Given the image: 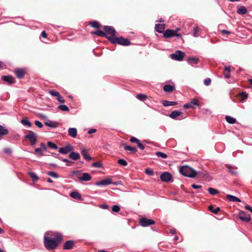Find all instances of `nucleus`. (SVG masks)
<instances>
[{
	"label": "nucleus",
	"instance_id": "obj_13",
	"mask_svg": "<svg viewBox=\"0 0 252 252\" xmlns=\"http://www.w3.org/2000/svg\"><path fill=\"white\" fill-rule=\"evenodd\" d=\"M1 79L9 85H12L15 83V78L11 75L2 76Z\"/></svg>",
	"mask_w": 252,
	"mask_h": 252
},
{
	"label": "nucleus",
	"instance_id": "obj_49",
	"mask_svg": "<svg viewBox=\"0 0 252 252\" xmlns=\"http://www.w3.org/2000/svg\"><path fill=\"white\" fill-rule=\"evenodd\" d=\"M112 211L115 213H118L120 210V207L118 205H115L112 207Z\"/></svg>",
	"mask_w": 252,
	"mask_h": 252
},
{
	"label": "nucleus",
	"instance_id": "obj_36",
	"mask_svg": "<svg viewBox=\"0 0 252 252\" xmlns=\"http://www.w3.org/2000/svg\"><path fill=\"white\" fill-rule=\"evenodd\" d=\"M21 123L24 126L29 127L32 126L31 123L27 118L22 119L21 120Z\"/></svg>",
	"mask_w": 252,
	"mask_h": 252
},
{
	"label": "nucleus",
	"instance_id": "obj_43",
	"mask_svg": "<svg viewBox=\"0 0 252 252\" xmlns=\"http://www.w3.org/2000/svg\"><path fill=\"white\" fill-rule=\"evenodd\" d=\"M118 163L122 166H126L127 165V161L124 159H119L118 160Z\"/></svg>",
	"mask_w": 252,
	"mask_h": 252
},
{
	"label": "nucleus",
	"instance_id": "obj_60",
	"mask_svg": "<svg viewBox=\"0 0 252 252\" xmlns=\"http://www.w3.org/2000/svg\"><path fill=\"white\" fill-rule=\"evenodd\" d=\"M138 147L142 150H143L145 148V147L143 144H142L140 141H139L137 144Z\"/></svg>",
	"mask_w": 252,
	"mask_h": 252
},
{
	"label": "nucleus",
	"instance_id": "obj_64",
	"mask_svg": "<svg viewBox=\"0 0 252 252\" xmlns=\"http://www.w3.org/2000/svg\"><path fill=\"white\" fill-rule=\"evenodd\" d=\"M245 208L248 210H249V211L252 212V207L250 206L249 205H246L245 206Z\"/></svg>",
	"mask_w": 252,
	"mask_h": 252
},
{
	"label": "nucleus",
	"instance_id": "obj_1",
	"mask_svg": "<svg viewBox=\"0 0 252 252\" xmlns=\"http://www.w3.org/2000/svg\"><path fill=\"white\" fill-rule=\"evenodd\" d=\"M45 234L52 237L50 238L46 235L44 237V245L48 250H55L63 241V235L60 233L50 234L49 232H46Z\"/></svg>",
	"mask_w": 252,
	"mask_h": 252
},
{
	"label": "nucleus",
	"instance_id": "obj_9",
	"mask_svg": "<svg viewBox=\"0 0 252 252\" xmlns=\"http://www.w3.org/2000/svg\"><path fill=\"white\" fill-rule=\"evenodd\" d=\"M160 180L166 183H168L172 180V177L171 174L168 172H163L160 176Z\"/></svg>",
	"mask_w": 252,
	"mask_h": 252
},
{
	"label": "nucleus",
	"instance_id": "obj_4",
	"mask_svg": "<svg viewBox=\"0 0 252 252\" xmlns=\"http://www.w3.org/2000/svg\"><path fill=\"white\" fill-rule=\"evenodd\" d=\"M179 30V28H177L175 30L167 29L163 32V36L165 38H171L174 36L182 38V35L180 33H178V32Z\"/></svg>",
	"mask_w": 252,
	"mask_h": 252
},
{
	"label": "nucleus",
	"instance_id": "obj_11",
	"mask_svg": "<svg viewBox=\"0 0 252 252\" xmlns=\"http://www.w3.org/2000/svg\"><path fill=\"white\" fill-rule=\"evenodd\" d=\"M239 218L243 221L249 222L251 220V216L249 214H246L244 211H241L238 213Z\"/></svg>",
	"mask_w": 252,
	"mask_h": 252
},
{
	"label": "nucleus",
	"instance_id": "obj_19",
	"mask_svg": "<svg viewBox=\"0 0 252 252\" xmlns=\"http://www.w3.org/2000/svg\"><path fill=\"white\" fill-rule=\"evenodd\" d=\"M91 33L92 34H95L101 37H106L108 39V35H107L106 33L104 32L101 30H98L95 32H92Z\"/></svg>",
	"mask_w": 252,
	"mask_h": 252
},
{
	"label": "nucleus",
	"instance_id": "obj_23",
	"mask_svg": "<svg viewBox=\"0 0 252 252\" xmlns=\"http://www.w3.org/2000/svg\"><path fill=\"white\" fill-rule=\"evenodd\" d=\"M226 198L227 199H228L230 201H232V202H235V201L240 202L241 201V200L239 198H238V197H237L236 196H233L232 195L227 194L226 196Z\"/></svg>",
	"mask_w": 252,
	"mask_h": 252
},
{
	"label": "nucleus",
	"instance_id": "obj_63",
	"mask_svg": "<svg viewBox=\"0 0 252 252\" xmlns=\"http://www.w3.org/2000/svg\"><path fill=\"white\" fill-rule=\"evenodd\" d=\"M42 150V151H46L47 149V148L45 146V145L43 143H41L40 144V148Z\"/></svg>",
	"mask_w": 252,
	"mask_h": 252
},
{
	"label": "nucleus",
	"instance_id": "obj_62",
	"mask_svg": "<svg viewBox=\"0 0 252 252\" xmlns=\"http://www.w3.org/2000/svg\"><path fill=\"white\" fill-rule=\"evenodd\" d=\"M72 174L75 176H76L77 177L78 176H81L80 175L81 174V171H73L72 172Z\"/></svg>",
	"mask_w": 252,
	"mask_h": 252
},
{
	"label": "nucleus",
	"instance_id": "obj_25",
	"mask_svg": "<svg viewBox=\"0 0 252 252\" xmlns=\"http://www.w3.org/2000/svg\"><path fill=\"white\" fill-rule=\"evenodd\" d=\"M237 12L240 15H244L247 12V9L246 7L242 6L238 8Z\"/></svg>",
	"mask_w": 252,
	"mask_h": 252
},
{
	"label": "nucleus",
	"instance_id": "obj_14",
	"mask_svg": "<svg viewBox=\"0 0 252 252\" xmlns=\"http://www.w3.org/2000/svg\"><path fill=\"white\" fill-rule=\"evenodd\" d=\"M75 246V242L73 240L66 241L63 246V250H71Z\"/></svg>",
	"mask_w": 252,
	"mask_h": 252
},
{
	"label": "nucleus",
	"instance_id": "obj_17",
	"mask_svg": "<svg viewBox=\"0 0 252 252\" xmlns=\"http://www.w3.org/2000/svg\"><path fill=\"white\" fill-rule=\"evenodd\" d=\"M78 179L80 181H89L91 180L92 177L91 175L88 173H83L82 176H78Z\"/></svg>",
	"mask_w": 252,
	"mask_h": 252
},
{
	"label": "nucleus",
	"instance_id": "obj_32",
	"mask_svg": "<svg viewBox=\"0 0 252 252\" xmlns=\"http://www.w3.org/2000/svg\"><path fill=\"white\" fill-rule=\"evenodd\" d=\"M81 154L83 156L84 158L88 160H91L92 157L88 155L87 150L86 149H83L81 151Z\"/></svg>",
	"mask_w": 252,
	"mask_h": 252
},
{
	"label": "nucleus",
	"instance_id": "obj_47",
	"mask_svg": "<svg viewBox=\"0 0 252 252\" xmlns=\"http://www.w3.org/2000/svg\"><path fill=\"white\" fill-rule=\"evenodd\" d=\"M199 31V29L198 27H196L194 28L192 32L194 36L197 37L198 36Z\"/></svg>",
	"mask_w": 252,
	"mask_h": 252
},
{
	"label": "nucleus",
	"instance_id": "obj_53",
	"mask_svg": "<svg viewBox=\"0 0 252 252\" xmlns=\"http://www.w3.org/2000/svg\"><path fill=\"white\" fill-rule=\"evenodd\" d=\"M129 141L131 143H135L136 144H137L139 141L140 140H138L137 138H136V137H131L130 139H129Z\"/></svg>",
	"mask_w": 252,
	"mask_h": 252
},
{
	"label": "nucleus",
	"instance_id": "obj_35",
	"mask_svg": "<svg viewBox=\"0 0 252 252\" xmlns=\"http://www.w3.org/2000/svg\"><path fill=\"white\" fill-rule=\"evenodd\" d=\"M136 98L140 100L144 101L148 98V96L145 94H139L136 95Z\"/></svg>",
	"mask_w": 252,
	"mask_h": 252
},
{
	"label": "nucleus",
	"instance_id": "obj_31",
	"mask_svg": "<svg viewBox=\"0 0 252 252\" xmlns=\"http://www.w3.org/2000/svg\"><path fill=\"white\" fill-rule=\"evenodd\" d=\"M89 25L93 28L99 29L101 25L96 21H92L89 22Z\"/></svg>",
	"mask_w": 252,
	"mask_h": 252
},
{
	"label": "nucleus",
	"instance_id": "obj_33",
	"mask_svg": "<svg viewBox=\"0 0 252 252\" xmlns=\"http://www.w3.org/2000/svg\"><path fill=\"white\" fill-rule=\"evenodd\" d=\"M199 61L197 58H189L187 60V62L190 64H197Z\"/></svg>",
	"mask_w": 252,
	"mask_h": 252
},
{
	"label": "nucleus",
	"instance_id": "obj_7",
	"mask_svg": "<svg viewBox=\"0 0 252 252\" xmlns=\"http://www.w3.org/2000/svg\"><path fill=\"white\" fill-rule=\"evenodd\" d=\"M185 54L180 50L176 51L174 54L170 55V57L172 59L176 61H181L183 60Z\"/></svg>",
	"mask_w": 252,
	"mask_h": 252
},
{
	"label": "nucleus",
	"instance_id": "obj_50",
	"mask_svg": "<svg viewBox=\"0 0 252 252\" xmlns=\"http://www.w3.org/2000/svg\"><path fill=\"white\" fill-rule=\"evenodd\" d=\"M35 154L39 155L40 156H42L43 155L42 151L41 148H36L35 149Z\"/></svg>",
	"mask_w": 252,
	"mask_h": 252
},
{
	"label": "nucleus",
	"instance_id": "obj_18",
	"mask_svg": "<svg viewBox=\"0 0 252 252\" xmlns=\"http://www.w3.org/2000/svg\"><path fill=\"white\" fill-rule=\"evenodd\" d=\"M165 28L164 24H158L155 26V30L158 33L163 32Z\"/></svg>",
	"mask_w": 252,
	"mask_h": 252
},
{
	"label": "nucleus",
	"instance_id": "obj_15",
	"mask_svg": "<svg viewBox=\"0 0 252 252\" xmlns=\"http://www.w3.org/2000/svg\"><path fill=\"white\" fill-rule=\"evenodd\" d=\"M122 145L126 151H129L132 154H135L137 152V149L136 147L128 146L125 143Z\"/></svg>",
	"mask_w": 252,
	"mask_h": 252
},
{
	"label": "nucleus",
	"instance_id": "obj_59",
	"mask_svg": "<svg viewBox=\"0 0 252 252\" xmlns=\"http://www.w3.org/2000/svg\"><path fill=\"white\" fill-rule=\"evenodd\" d=\"M3 151L4 153L7 154H10L12 152V150L9 148H6L3 149Z\"/></svg>",
	"mask_w": 252,
	"mask_h": 252
},
{
	"label": "nucleus",
	"instance_id": "obj_51",
	"mask_svg": "<svg viewBox=\"0 0 252 252\" xmlns=\"http://www.w3.org/2000/svg\"><path fill=\"white\" fill-rule=\"evenodd\" d=\"M190 103H191V105H196V106H199V104L198 102V100L197 99L193 98L191 100Z\"/></svg>",
	"mask_w": 252,
	"mask_h": 252
},
{
	"label": "nucleus",
	"instance_id": "obj_29",
	"mask_svg": "<svg viewBox=\"0 0 252 252\" xmlns=\"http://www.w3.org/2000/svg\"><path fill=\"white\" fill-rule=\"evenodd\" d=\"M44 124L49 127L55 128L58 127V124L56 122H53L51 121H48L44 123Z\"/></svg>",
	"mask_w": 252,
	"mask_h": 252
},
{
	"label": "nucleus",
	"instance_id": "obj_6",
	"mask_svg": "<svg viewBox=\"0 0 252 252\" xmlns=\"http://www.w3.org/2000/svg\"><path fill=\"white\" fill-rule=\"evenodd\" d=\"M139 221L140 225L143 227H146L155 224V221L154 220L145 217L140 218Z\"/></svg>",
	"mask_w": 252,
	"mask_h": 252
},
{
	"label": "nucleus",
	"instance_id": "obj_39",
	"mask_svg": "<svg viewBox=\"0 0 252 252\" xmlns=\"http://www.w3.org/2000/svg\"><path fill=\"white\" fill-rule=\"evenodd\" d=\"M29 174L33 182L37 181L38 180V177L34 173L31 172L29 173Z\"/></svg>",
	"mask_w": 252,
	"mask_h": 252
},
{
	"label": "nucleus",
	"instance_id": "obj_40",
	"mask_svg": "<svg viewBox=\"0 0 252 252\" xmlns=\"http://www.w3.org/2000/svg\"><path fill=\"white\" fill-rule=\"evenodd\" d=\"M155 154L157 157H160L162 158H166L167 157V155L166 154L161 152H156Z\"/></svg>",
	"mask_w": 252,
	"mask_h": 252
},
{
	"label": "nucleus",
	"instance_id": "obj_5",
	"mask_svg": "<svg viewBox=\"0 0 252 252\" xmlns=\"http://www.w3.org/2000/svg\"><path fill=\"white\" fill-rule=\"evenodd\" d=\"M25 138L30 141L32 146L35 145L37 140L36 134L32 131H29V133L25 135Z\"/></svg>",
	"mask_w": 252,
	"mask_h": 252
},
{
	"label": "nucleus",
	"instance_id": "obj_37",
	"mask_svg": "<svg viewBox=\"0 0 252 252\" xmlns=\"http://www.w3.org/2000/svg\"><path fill=\"white\" fill-rule=\"evenodd\" d=\"M8 133V130L3 126L0 125V135H4Z\"/></svg>",
	"mask_w": 252,
	"mask_h": 252
},
{
	"label": "nucleus",
	"instance_id": "obj_26",
	"mask_svg": "<svg viewBox=\"0 0 252 252\" xmlns=\"http://www.w3.org/2000/svg\"><path fill=\"white\" fill-rule=\"evenodd\" d=\"M223 74L226 78H229L230 77V68L229 66H225L224 67Z\"/></svg>",
	"mask_w": 252,
	"mask_h": 252
},
{
	"label": "nucleus",
	"instance_id": "obj_41",
	"mask_svg": "<svg viewBox=\"0 0 252 252\" xmlns=\"http://www.w3.org/2000/svg\"><path fill=\"white\" fill-rule=\"evenodd\" d=\"M208 190L211 195H215L219 193V191L217 189L212 188H209Z\"/></svg>",
	"mask_w": 252,
	"mask_h": 252
},
{
	"label": "nucleus",
	"instance_id": "obj_58",
	"mask_svg": "<svg viewBox=\"0 0 252 252\" xmlns=\"http://www.w3.org/2000/svg\"><path fill=\"white\" fill-rule=\"evenodd\" d=\"M34 124L37 126H38L39 128H42L43 127L42 124L38 121H35Z\"/></svg>",
	"mask_w": 252,
	"mask_h": 252
},
{
	"label": "nucleus",
	"instance_id": "obj_20",
	"mask_svg": "<svg viewBox=\"0 0 252 252\" xmlns=\"http://www.w3.org/2000/svg\"><path fill=\"white\" fill-rule=\"evenodd\" d=\"M77 131L75 128H69L68 130V135L73 137L75 138L77 135Z\"/></svg>",
	"mask_w": 252,
	"mask_h": 252
},
{
	"label": "nucleus",
	"instance_id": "obj_44",
	"mask_svg": "<svg viewBox=\"0 0 252 252\" xmlns=\"http://www.w3.org/2000/svg\"><path fill=\"white\" fill-rule=\"evenodd\" d=\"M47 145L49 147H50L52 149H58V146L52 142H50V141L48 142Z\"/></svg>",
	"mask_w": 252,
	"mask_h": 252
},
{
	"label": "nucleus",
	"instance_id": "obj_30",
	"mask_svg": "<svg viewBox=\"0 0 252 252\" xmlns=\"http://www.w3.org/2000/svg\"><path fill=\"white\" fill-rule=\"evenodd\" d=\"M162 104L164 106L167 107L171 105H175L177 104V102L175 101H169L167 100H163L162 101Z\"/></svg>",
	"mask_w": 252,
	"mask_h": 252
},
{
	"label": "nucleus",
	"instance_id": "obj_52",
	"mask_svg": "<svg viewBox=\"0 0 252 252\" xmlns=\"http://www.w3.org/2000/svg\"><path fill=\"white\" fill-rule=\"evenodd\" d=\"M92 166L94 167L100 168L102 166V164L100 162H95L93 163Z\"/></svg>",
	"mask_w": 252,
	"mask_h": 252
},
{
	"label": "nucleus",
	"instance_id": "obj_61",
	"mask_svg": "<svg viewBox=\"0 0 252 252\" xmlns=\"http://www.w3.org/2000/svg\"><path fill=\"white\" fill-rule=\"evenodd\" d=\"M191 187H192L193 189H201V187H202V186H200V185H195V184H192V185H191Z\"/></svg>",
	"mask_w": 252,
	"mask_h": 252
},
{
	"label": "nucleus",
	"instance_id": "obj_2",
	"mask_svg": "<svg viewBox=\"0 0 252 252\" xmlns=\"http://www.w3.org/2000/svg\"><path fill=\"white\" fill-rule=\"evenodd\" d=\"M180 172L185 176L192 178H194L197 174H199L193 168L187 165L181 167Z\"/></svg>",
	"mask_w": 252,
	"mask_h": 252
},
{
	"label": "nucleus",
	"instance_id": "obj_42",
	"mask_svg": "<svg viewBox=\"0 0 252 252\" xmlns=\"http://www.w3.org/2000/svg\"><path fill=\"white\" fill-rule=\"evenodd\" d=\"M49 176L53 177V178H58L59 177V175L54 172V171H49L47 172V173Z\"/></svg>",
	"mask_w": 252,
	"mask_h": 252
},
{
	"label": "nucleus",
	"instance_id": "obj_3",
	"mask_svg": "<svg viewBox=\"0 0 252 252\" xmlns=\"http://www.w3.org/2000/svg\"><path fill=\"white\" fill-rule=\"evenodd\" d=\"M108 40L113 44H118L123 46H128L130 45V42L127 39L123 37H108Z\"/></svg>",
	"mask_w": 252,
	"mask_h": 252
},
{
	"label": "nucleus",
	"instance_id": "obj_45",
	"mask_svg": "<svg viewBox=\"0 0 252 252\" xmlns=\"http://www.w3.org/2000/svg\"><path fill=\"white\" fill-rule=\"evenodd\" d=\"M49 94L53 96H56V97H58L59 95L60 94V93L54 90H50L49 91Z\"/></svg>",
	"mask_w": 252,
	"mask_h": 252
},
{
	"label": "nucleus",
	"instance_id": "obj_57",
	"mask_svg": "<svg viewBox=\"0 0 252 252\" xmlns=\"http://www.w3.org/2000/svg\"><path fill=\"white\" fill-rule=\"evenodd\" d=\"M57 99L59 102L61 103H64L65 102V100L61 94H60L59 96L57 97Z\"/></svg>",
	"mask_w": 252,
	"mask_h": 252
},
{
	"label": "nucleus",
	"instance_id": "obj_12",
	"mask_svg": "<svg viewBox=\"0 0 252 252\" xmlns=\"http://www.w3.org/2000/svg\"><path fill=\"white\" fill-rule=\"evenodd\" d=\"M73 150V148L70 144H68L64 147L60 148L59 152L63 154H67Z\"/></svg>",
	"mask_w": 252,
	"mask_h": 252
},
{
	"label": "nucleus",
	"instance_id": "obj_48",
	"mask_svg": "<svg viewBox=\"0 0 252 252\" xmlns=\"http://www.w3.org/2000/svg\"><path fill=\"white\" fill-rule=\"evenodd\" d=\"M228 172H229L232 175H236L237 172L234 169H233L230 166H227Z\"/></svg>",
	"mask_w": 252,
	"mask_h": 252
},
{
	"label": "nucleus",
	"instance_id": "obj_28",
	"mask_svg": "<svg viewBox=\"0 0 252 252\" xmlns=\"http://www.w3.org/2000/svg\"><path fill=\"white\" fill-rule=\"evenodd\" d=\"M247 97L248 94L245 93H240L238 95V99L241 102H243Z\"/></svg>",
	"mask_w": 252,
	"mask_h": 252
},
{
	"label": "nucleus",
	"instance_id": "obj_21",
	"mask_svg": "<svg viewBox=\"0 0 252 252\" xmlns=\"http://www.w3.org/2000/svg\"><path fill=\"white\" fill-rule=\"evenodd\" d=\"M69 158L73 160H76L79 159L80 158V155L78 153L72 152L68 156Z\"/></svg>",
	"mask_w": 252,
	"mask_h": 252
},
{
	"label": "nucleus",
	"instance_id": "obj_10",
	"mask_svg": "<svg viewBox=\"0 0 252 252\" xmlns=\"http://www.w3.org/2000/svg\"><path fill=\"white\" fill-rule=\"evenodd\" d=\"M14 72L19 79H22L24 77L27 72L25 68H16L14 69Z\"/></svg>",
	"mask_w": 252,
	"mask_h": 252
},
{
	"label": "nucleus",
	"instance_id": "obj_38",
	"mask_svg": "<svg viewBox=\"0 0 252 252\" xmlns=\"http://www.w3.org/2000/svg\"><path fill=\"white\" fill-rule=\"evenodd\" d=\"M208 208L211 212L215 214H217L220 210V208L219 207H217L215 209H214V207L212 205H210Z\"/></svg>",
	"mask_w": 252,
	"mask_h": 252
},
{
	"label": "nucleus",
	"instance_id": "obj_56",
	"mask_svg": "<svg viewBox=\"0 0 252 252\" xmlns=\"http://www.w3.org/2000/svg\"><path fill=\"white\" fill-rule=\"evenodd\" d=\"M211 80L210 78H206L205 80H204V84L206 85V86H209L211 84Z\"/></svg>",
	"mask_w": 252,
	"mask_h": 252
},
{
	"label": "nucleus",
	"instance_id": "obj_46",
	"mask_svg": "<svg viewBox=\"0 0 252 252\" xmlns=\"http://www.w3.org/2000/svg\"><path fill=\"white\" fill-rule=\"evenodd\" d=\"M58 108L63 111H69L68 107L65 105H60L58 106Z\"/></svg>",
	"mask_w": 252,
	"mask_h": 252
},
{
	"label": "nucleus",
	"instance_id": "obj_8",
	"mask_svg": "<svg viewBox=\"0 0 252 252\" xmlns=\"http://www.w3.org/2000/svg\"><path fill=\"white\" fill-rule=\"evenodd\" d=\"M103 30L105 31V32L106 33L107 35L108 34L110 35V36H108V37H115L116 35V31L115 29L111 27L108 26H105L103 27Z\"/></svg>",
	"mask_w": 252,
	"mask_h": 252
},
{
	"label": "nucleus",
	"instance_id": "obj_24",
	"mask_svg": "<svg viewBox=\"0 0 252 252\" xmlns=\"http://www.w3.org/2000/svg\"><path fill=\"white\" fill-rule=\"evenodd\" d=\"M163 89L165 92L170 93L175 90V88L171 85H165L164 86Z\"/></svg>",
	"mask_w": 252,
	"mask_h": 252
},
{
	"label": "nucleus",
	"instance_id": "obj_54",
	"mask_svg": "<svg viewBox=\"0 0 252 252\" xmlns=\"http://www.w3.org/2000/svg\"><path fill=\"white\" fill-rule=\"evenodd\" d=\"M145 172L146 174H147V175H154V171L149 168L146 169Z\"/></svg>",
	"mask_w": 252,
	"mask_h": 252
},
{
	"label": "nucleus",
	"instance_id": "obj_34",
	"mask_svg": "<svg viewBox=\"0 0 252 252\" xmlns=\"http://www.w3.org/2000/svg\"><path fill=\"white\" fill-rule=\"evenodd\" d=\"M225 120L227 123L230 124H234L236 123V119L232 118L229 116H226Z\"/></svg>",
	"mask_w": 252,
	"mask_h": 252
},
{
	"label": "nucleus",
	"instance_id": "obj_55",
	"mask_svg": "<svg viewBox=\"0 0 252 252\" xmlns=\"http://www.w3.org/2000/svg\"><path fill=\"white\" fill-rule=\"evenodd\" d=\"M184 108L186 109H188L190 108H193V106L191 105V103L190 102L184 104Z\"/></svg>",
	"mask_w": 252,
	"mask_h": 252
},
{
	"label": "nucleus",
	"instance_id": "obj_27",
	"mask_svg": "<svg viewBox=\"0 0 252 252\" xmlns=\"http://www.w3.org/2000/svg\"><path fill=\"white\" fill-rule=\"evenodd\" d=\"M70 195L74 199L81 200V194L77 191H73L71 192Z\"/></svg>",
	"mask_w": 252,
	"mask_h": 252
},
{
	"label": "nucleus",
	"instance_id": "obj_16",
	"mask_svg": "<svg viewBox=\"0 0 252 252\" xmlns=\"http://www.w3.org/2000/svg\"><path fill=\"white\" fill-rule=\"evenodd\" d=\"M112 182L109 179H106L103 180L97 181L95 183L96 186H106L111 184Z\"/></svg>",
	"mask_w": 252,
	"mask_h": 252
},
{
	"label": "nucleus",
	"instance_id": "obj_22",
	"mask_svg": "<svg viewBox=\"0 0 252 252\" xmlns=\"http://www.w3.org/2000/svg\"><path fill=\"white\" fill-rule=\"evenodd\" d=\"M183 113L181 112H180L177 110H175L171 112V113L169 115V117L172 119H175L177 118V117L180 116Z\"/></svg>",
	"mask_w": 252,
	"mask_h": 252
}]
</instances>
